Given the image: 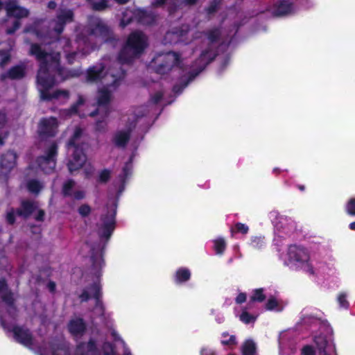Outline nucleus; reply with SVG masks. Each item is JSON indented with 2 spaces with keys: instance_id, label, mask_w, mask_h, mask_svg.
<instances>
[{
  "instance_id": "f257e3e1",
  "label": "nucleus",
  "mask_w": 355,
  "mask_h": 355,
  "mask_svg": "<svg viewBox=\"0 0 355 355\" xmlns=\"http://www.w3.org/2000/svg\"><path fill=\"white\" fill-rule=\"evenodd\" d=\"M30 53L36 57L40 62V69L37 73V87L40 93L41 98L46 101L64 103L69 98V92L64 89H58L53 92L50 88L56 83L53 77L55 73L60 76V80H62V69L59 66L60 54L57 53L51 55L42 50L37 44H33Z\"/></svg>"
},
{
  "instance_id": "f03ea898",
  "label": "nucleus",
  "mask_w": 355,
  "mask_h": 355,
  "mask_svg": "<svg viewBox=\"0 0 355 355\" xmlns=\"http://www.w3.org/2000/svg\"><path fill=\"white\" fill-rule=\"evenodd\" d=\"M124 76V71L119 67V63L107 69L106 64L101 62L88 69V82L101 81L104 84V86L99 88L97 94V102L99 105H104L110 102L113 92L119 87Z\"/></svg>"
},
{
  "instance_id": "7ed1b4c3",
  "label": "nucleus",
  "mask_w": 355,
  "mask_h": 355,
  "mask_svg": "<svg viewBox=\"0 0 355 355\" xmlns=\"http://www.w3.org/2000/svg\"><path fill=\"white\" fill-rule=\"evenodd\" d=\"M89 38L85 40L78 37V40L72 45L69 40L67 38L61 39L58 41L60 46L63 48L66 58L69 63H72L76 57L79 54V51L83 46H87V43L90 42L93 37H97L101 40H105L109 33V28L99 18L92 17L89 22Z\"/></svg>"
},
{
  "instance_id": "20e7f679",
  "label": "nucleus",
  "mask_w": 355,
  "mask_h": 355,
  "mask_svg": "<svg viewBox=\"0 0 355 355\" xmlns=\"http://www.w3.org/2000/svg\"><path fill=\"white\" fill-rule=\"evenodd\" d=\"M82 136V130L77 128L67 144L68 153L71 154L67 166L71 173L83 168L85 175H90L94 172V167L87 162V157L84 153L87 144L83 142Z\"/></svg>"
},
{
  "instance_id": "39448f33",
  "label": "nucleus",
  "mask_w": 355,
  "mask_h": 355,
  "mask_svg": "<svg viewBox=\"0 0 355 355\" xmlns=\"http://www.w3.org/2000/svg\"><path fill=\"white\" fill-rule=\"evenodd\" d=\"M148 44V38L142 32L131 33L119 53V60L121 62H130L144 52Z\"/></svg>"
},
{
  "instance_id": "423d86ee",
  "label": "nucleus",
  "mask_w": 355,
  "mask_h": 355,
  "mask_svg": "<svg viewBox=\"0 0 355 355\" xmlns=\"http://www.w3.org/2000/svg\"><path fill=\"white\" fill-rule=\"evenodd\" d=\"M6 10L8 19H6V33H13L20 26L19 19L28 16V11L19 6L15 1H9L6 3Z\"/></svg>"
},
{
  "instance_id": "0eeeda50",
  "label": "nucleus",
  "mask_w": 355,
  "mask_h": 355,
  "mask_svg": "<svg viewBox=\"0 0 355 355\" xmlns=\"http://www.w3.org/2000/svg\"><path fill=\"white\" fill-rule=\"evenodd\" d=\"M288 265L303 269L311 274L313 272V268L309 263V255L304 248L292 245L288 248Z\"/></svg>"
},
{
  "instance_id": "6e6552de",
  "label": "nucleus",
  "mask_w": 355,
  "mask_h": 355,
  "mask_svg": "<svg viewBox=\"0 0 355 355\" xmlns=\"http://www.w3.org/2000/svg\"><path fill=\"white\" fill-rule=\"evenodd\" d=\"M182 61L180 56L175 52H168L157 55L151 62V67L157 73H164L169 71L175 66L180 65Z\"/></svg>"
},
{
  "instance_id": "1a4fd4ad",
  "label": "nucleus",
  "mask_w": 355,
  "mask_h": 355,
  "mask_svg": "<svg viewBox=\"0 0 355 355\" xmlns=\"http://www.w3.org/2000/svg\"><path fill=\"white\" fill-rule=\"evenodd\" d=\"M56 155L57 146L55 143H51L45 154L37 159L38 166L46 173L52 172L55 167Z\"/></svg>"
},
{
  "instance_id": "9d476101",
  "label": "nucleus",
  "mask_w": 355,
  "mask_h": 355,
  "mask_svg": "<svg viewBox=\"0 0 355 355\" xmlns=\"http://www.w3.org/2000/svg\"><path fill=\"white\" fill-rule=\"evenodd\" d=\"M17 154L13 151H8L0 158V179L6 180L10 171L16 165Z\"/></svg>"
},
{
  "instance_id": "9b49d317",
  "label": "nucleus",
  "mask_w": 355,
  "mask_h": 355,
  "mask_svg": "<svg viewBox=\"0 0 355 355\" xmlns=\"http://www.w3.org/2000/svg\"><path fill=\"white\" fill-rule=\"evenodd\" d=\"M100 294V286L98 283H94L89 288L85 289L83 293L79 295V298L82 302L87 301L91 297H94L96 300V307L95 311L96 314L103 315L104 312V308L102 302L98 298Z\"/></svg>"
},
{
  "instance_id": "f8f14e48",
  "label": "nucleus",
  "mask_w": 355,
  "mask_h": 355,
  "mask_svg": "<svg viewBox=\"0 0 355 355\" xmlns=\"http://www.w3.org/2000/svg\"><path fill=\"white\" fill-rule=\"evenodd\" d=\"M73 13L71 10H60L56 19L51 21V27L53 28L55 35H60L67 23L73 21Z\"/></svg>"
},
{
  "instance_id": "ddd939ff",
  "label": "nucleus",
  "mask_w": 355,
  "mask_h": 355,
  "mask_svg": "<svg viewBox=\"0 0 355 355\" xmlns=\"http://www.w3.org/2000/svg\"><path fill=\"white\" fill-rule=\"evenodd\" d=\"M115 223V211L112 210L108 212L106 216L101 218L99 227L98 234L101 237L108 239L114 228Z\"/></svg>"
},
{
  "instance_id": "4468645a",
  "label": "nucleus",
  "mask_w": 355,
  "mask_h": 355,
  "mask_svg": "<svg viewBox=\"0 0 355 355\" xmlns=\"http://www.w3.org/2000/svg\"><path fill=\"white\" fill-rule=\"evenodd\" d=\"M2 324L4 328H6L13 332L14 338L19 343L26 347H31L33 345V338L28 329L20 327H13L10 328L6 326L4 322H3Z\"/></svg>"
},
{
  "instance_id": "2eb2a0df",
  "label": "nucleus",
  "mask_w": 355,
  "mask_h": 355,
  "mask_svg": "<svg viewBox=\"0 0 355 355\" xmlns=\"http://www.w3.org/2000/svg\"><path fill=\"white\" fill-rule=\"evenodd\" d=\"M58 122L54 117L42 119L39 124L38 132L42 136H53L56 133Z\"/></svg>"
},
{
  "instance_id": "dca6fc26",
  "label": "nucleus",
  "mask_w": 355,
  "mask_h": 355,
  "mask_svg": "<svg viewBox=\"0 0 355 355\" xmlns=\"http://www.w3.org/2000/svg\"><path fill=\"white\" fill-rule=\"evenodd\" d=\"M19 215H23L25 217L34 214L37 220L42 221L44 217V211L38 209L37 204L31 202H24L21 209L17 211Z\"/></svg>"
},
{
  "instance_id": "f3484780",
  "label": "nucleus",
  "mask_w": 355,
  "mask_h": 355,
  "mask_svg": "<svg viewBox=\"0 0 355 355\" xmlns=\"http://www.w3.org/2000/svg\"><path fill=\"white\" fill-rule=\"evenodd\" d=\"M145 15H146V13L141 10L133 11L132 10H126L123 13V17L121 20V26L122 27H125L130 23V21L132 20L133 17H135L137 15L144 16ZM146 18H147V17H140L139 20L144 24H148V23H149V21Z\"/></svg>"
},
{
  "instance_id": "a211bd4d",
  "label": "nucleus",
  "mask_w": 355,
  "mask_h": 355,
  "mask_svg": "<svg viewBox=\"0 0 355 355\" xmlns=\"http://www.w3.org/2000/svg\"><path fill=\"white\" fill-rule=\"evenodd\" d=\"M189 29L187 26L185 28L182 29L180 31L175 32H168L165 36V42L168 43H176L178 42H186L184 38L186 34L189 33Z\"/></svg>"
},
{
  "instance_id": "6ab92c4d",
  "label": "nucleus",
  "mask_w": 355,
  "mask_h": 355,
  "mask_svg": "<svg viewBox=\"0 0 355 355\" xmlns=\"http://www.w3.org/2000/svg\"><path fill=\"white\" fill-rule=\"evenodd\" d=\"M130 130H120L115 133L113 141L118 147H124L129 140Z\"/></svg>"
},
{
  "instance_id": "aec40b11",
  "label": "nucleus",
  "mask_w": 355,
  "mask_h": 355,
  "mask_svg": "<svg viewBox=\"0 0 355 355\" xmlns=\"http://www.w3.org/2000/svg\"><path fill=\"white\" fill-rule=\"evenodd\" d=\"M8 133L7 116L4 112H0V146L4 144Z\"/></svg>"
},
{
  "instance_id": "412c9836",
  "label": "nucleus",
  "mask_w": 355,
  "mask_h": 355,
  "mask_svg": "<svg viewBox=\"0 0 355 355\" xmlns=\"http://www.w3.org/2000/svg\"><path fill=\"white\" fill-rule=\"evenodd\" d=\"M315 344L316 345L318 352L327 350L328 346H334L331 343V337L327 338L326 336L320 334L315 336L314 338Z\"/></svg>"
},
{
  "instance_id": "4be33fe9",
  "label": "nucleus",
  "mask_w": 355,
  "mask_h": 355,
  "mask_svg": "<svg viewBox=\"0 0 355 355\" xmlns=\"http://www.w3.org/2000/svg\"><path fill=\"white\" fill-rule=\"evenodd\" d=\"M76 355H98L92 341L86 344H81L77 348Z\"/></svg>"
},
{
  "instance_id": "5701e85b",
  "label": "nucleus",
  "mask_w": 355,
  "mask_h": 355,
  "mask_svg": "<svg viewBox=\"0 0 355 355\" xmlns=\"http://www.w3.org/2000/svg\"><path fill=\"white\" fill-rule=\"evenodd\" d=\"M24 68L22 66H16L10 69L7 73L1 75V79L3 80L7 78L18 79L24 77Z\"/></svg>"
},
{
  "instance_id": "b1692460",
  "label": "nucleus",
  "mask_w": 355,
  "mask_h": 355,
  "mask_svg": "<svg viewBox=\"0 0 355 355\" xmlns=\"http://www.w3.org/2000/svg\"><path fill=\"white\" fill-rule=\"evenodd\" d=\"M215 53L211 49H208L202 52L198 62L199 64V73L201 71L205 66L209 64L214 58Z\"/></svg>"
},
{
  "instance_id": "393cba45",
  "label": "nucleus",
  "mask_w": 355,
  "mask_h": 355,
  "mask_svg": "<svg viewBox=\"0 0 355 355\" xmlns=\"http://www.w3.org/2000/svg\"><path fill=\"white\" fill-rule=\"evenodd\" d=\"M69 329L75 336L80 334L85 330V324L83 320L77 318L71 320L69 324Z\"/></svg>"
},
{
  "instance_id": "a878e982",
  "label": "nucleus",
  "mask_w": 355,
  "mask_h": 355,
  "mask_svg": "<svg viewBox=\"0 0 355 355\" xmlns=\"http://www.w3.org/2000/svg\"><path fill=\"white\" fill-rule=\"evenodd\" d=\"M293 10V5L288 1L284 0L277 5L275 12L277 15H284L291 13Z\"/></svg>"
},
{
  "instance_id": "bb28decb",
  "label": "nucleus",
  "mask_w": 355,
  "mask_h": 355,
  "mask_svg": "<svg viewBox=\"0 0 355 355\" xmlns=\"http://www.w3.org/2000/svg\"><path fill=\"white\" fill-rule=\"evenodd\" d=\"M0 296L8 304H11L14 300L13 295L7 290L4 279L0 280Z\"/></svg>"
},
{
  "instance_id": "cd10ccee",
  "label": "nucleus",
  "mask_w": 355,
  "mask_h": 355,
  "mask_svg": "<svg viewBox=\"0 0 355 355\" xmlns=\"http://www.w3.org/2000/svg\"><path fill=\"white\" fill-rule=\"evenodd\" d=\"M284 307L283 303L275 297H270L266 304V309L268 311H281Z\"/></svg>"
},
{
  "instance_id": "c85d7f7f",
  "label": "nucleus",
  "mask_w": 355,
  "mask_h": 355,
  "mask_svg": "<svg viewBox=\"0 0 355 355\" xmlns=\"http://www.w3.org/2000/svg\"><path fill=\"white\" fill-rule=\"evenodd\" d=\"M243 355H257L256 354V345L251 340H246L242 345Z\"/></svg>"
},
{
  "instance_id": "c756f323",
  "label": "nucleus",
  "mask_w": 355,
  "mask_h": 355,
  "mask_svg": "<svg viewBox=\"0 0 355 355\" xmlns=\"http://www.w3.org/2000/svg\"><path fill=\"white\" fill-rule=\"evenodd\" d=\"M190 271L187 268H180L176 272L175 281L178 283L186 282L189 279Z\"/></svg>"
},
{
  "instance_id": "7c9ffc66",
  "label": "nucleus",
  "mask_w": 355,
  "mask_h": 355,
  "mask_svg": "<svg viewBox=\"0 0 355 355\" xmlns=\"http://www.w3.org/2000/svg\"><path fill=\"white\" fill-rule=\"evenodd\" d=\"M221 343L223 345L232 346L236 344V337L233 335L230 336L228 333L224 332L221 336Z\"/></svg>"
},
{
  "instance_id": "2f4dec72",
  "label": "nucleus",
  "mask_w": 355,
  "mask_h": 355,
  "mask_svg": "<svg viewBox=\"0 0 355 355\" xmlns=\"http://www.w3.org/2000/svg\"><path fill=\"white\" fill-rule=\"evenodd\" d=\"M27 188L30 192L37 193L42 188V185L37 180H32L27 183Z\"/></svg>"
},
{
  "instance_id": "473e14b6",
  "label": "nucleus",
  "mask_w": 355,
  "mask_h": 355,
  "mask_svg": "<svg viewBox=\"0 0 355 355\" xmlns=\"http://www.w3.org/2000/svg\"><path fill=\"white\" fill-rule=\"evenodd\" d=\"M214 249L217 254H222L226 247V243L225 241L222 239L219 238L216 239L214 241Z\"/></svg>"
},
{
  "instance_id": "72a5a7b5",
  "label": "nucleus",
  "mask_w": 355,
  "mask_h": 355,
  "mask_svg": "<svg viewBox=\"0 0 355 355\" xmlns=\"http://www.w3.org/2000/svg\"><path fill=\"white\" fill-rule=\"evenodd\" d=\"M93 9L96 10H104L107 6V0H89Z\"/></svg>"
},
{
  "instance_id": "f704fd0d",
  "label": "nucleus",
  "mask_w": 355,
  "mask_h": 355,
  "mask_svg": "<svg viewBox=\"0 0 355 355\" xmlns=\"http://www.w3.org/2000/svg\"><path fill=\"white\" fill-rule=\"evenodd\" d=\"M75 185V182L73 180H69L63 186V193L64 196H72V189Z\"/></svg>"
},
{
  "instance_id": "c9c22d12",
  "label": "nucleus",
  "mask_w": 355,
  "mask_h": 355,
  "mask_svg": "<svg viewBox=\"0 0 355 355\" xmlns=\"http://www.w3.org/2000/svg\"><path fill=\"white\" fill-rule=\"evenodd\" d=\"M265 299V295L263 294L261 288L256 289L250 297L251 302H262Z\"/></svg>"
},
{
  "instance_id": "e433bc0d",
  "label": "nucleus",
  "mask_w": 355,
  "mask_h": 355,
  "mask_svg": "<svg viewBox=\"0 0 355 355\" xmlns=\"http://www.w3.org/2000/svg\"><path fill=\"white\" fill-rule=\"evenodd\" d=\"M78 211L82 217H87L91 214L92 208L89 205L84 204L79 207Z\"/></svg>"
},
{
  "instance_id": "4c0bfd02",
  "label": "nucleus",
  "mask_w": 355,
  "mask_h": 355,
  "mask_svg": "<svg viewBox=\"0 0 355 355\" xmlns=\"http://www.w3.org/2000/svg\"><path fill=\"white\" fill-rule=\"evenodd\" d=\"M240 320L243 322L248 324L250 322H254L256 318L254 317L253 315H250L245 310H243L240 315Z\"/></svg>"
},
{
  "instance_id": "58836bf2",
  "label": "nucleus",
  "mask_w": 355,
  "mask_h": 355,
  "mask_svg": "<svg viewBox=\"0 0 355 355\" xmlns=\"http://www.w3.org/2000/svg\"><path fill=\"white\" fill-rule=\"evenodd\" d=\"M235 229H236V232H240V233H242L244 234H247L249 230V228L246 225H245L243 223H238L235 225ZM231 232H232V234H233L234 232H235V230L232 229Z\"/></svg>"
},
{
  "instance_id": "ea45409f",
  "label": "nucleus",
  "mask_w": 355,
  "mask_h": 355,
  "mask_svg": "<svg viewBox=\"0 0 355 355\" xmlns=\"http://www.w3.org/2000/svg\"><path fill=\"white\" fill-rule=\"evenodd\" d=\"M10 53L8 51H0V66L3 67L10 60Z\"/></svg>"
},
{
  "instance_id": "a19ab883",
  "label": "nucleus",
  "mask_w": 355,
  "mask_h": 355,
  "mask_svg": "<svg viewBox=\"0 0 355 355\" xmlns=\"http://www.w3.org/2000/svg\"><path fill=\"white\" fill-rule=\"evenodd\" d=\"M84 103V99L82 96L78 97V100L76 105H73L71 108L69 110H64V113L67 114L68 115H71L73 113H76L77 112V108L78 106L82 105Z\"/></svg>"
},
{
  "instance_id": "79ce46f5",
  "label": "nucleus",
  "mask_w": 355,
  "mask_h": 355,
  "mask_svg": "<svg viewBox=\"0 0 355 355\" xmlns=\"http://www.w3.org/2000/svg\"><path fill=\"white\" fill-rule=\"evenodd\" d=\"M346 210L349 214L355 216V198L349 200L346 205Z\"/></svg>"
},
{
  "instance_id": "37998d69",
  "label": "nucleus",
  "mask_w": 355,
  "mask_h": 355,
  "mask_svg": "<svg viewBox=\"0 0 355 355\" xmlns=\"http://www.w3.org/2000/svg\"><path fill=\"white\" fill-rule=\"evenodd\" d=\"M110 178V171L109 170L105 169L100 172L99 173V182L102 183H105L109 180Z\"/></svg>"
},
{
  "instance_id": "c03bdc74",
  "label": "nucleus",
  "mask_w": 355,
  "mask_h": 355,
  "mask_svg": "<svg viewBox=\"0 0 355 355\" xmlns=\"http://www.w3.org/2000/svg\"><path fill=\"white\" fill-rule=\"evenodd\" d=\"M347 295L344 293L339 294L338 301L340 307L347 308L348 306V302L346 300Z\"/></svg>"
},
{
  "instance_id": "a18cd8bd",
  "label": "nucleus",
  "mask_w": 355,
  "mask_h": 355,
  "mask_svg": "<svg viewBox=\"0 0 355 355\" xmlns=\"http://www.w3.org/2000/svg\"><path fill=\"white\" fill-rule=\"evenodd\" d=\"M318 355H336L335 346H328L327 350L318 352Z\"/></svg>"
},
{
  "instance_id": "49530a36",
  "label": "nucleus",
  "mask_w": 355,
  "mask_h": 355,
  "mask_svg": "<svg viewBox=\"0 0 355 355\" xmlns=\"http://www.w3.org/2000/svg\"><path fill=\"white\" fill-rule=\"evenodd\" d=\"M67 351L66 348L64 347H59V348H58V347L56 348L53 347L52 348V354L53 355H67Z\"/></svg>"
},
{
  "instance_id": "de8ad7c7",
  "label": "nucleus",
  "mask_w": 355,
  "mask_h": 355,
  "mask_svg": "<svg viewBox=\"0 0 355 355\" xmlns=\"http://www.w3.org/2000/svg\"><path fill=\"white\" fill-rule=\"evenodd\" d=\"M219 35V31L218 29H215L211 31L207 35V39L209 42H213L215 41Z\"/></svg>"
},
{
  "instance_id": "09e8293b",
  "label": "nucleus",
  "mask_w": 355,
  "mask_h": 355,
  "mask_svg": "<svg viewBox=\"0 0 355 355\" xmlns=\"http://www.w3.org/2000/svg\"><path fill=\"white\" fill-rule=\"evenodd\" d=\"M103 263V260L102 258V254L101 252L98 254L96 260L94 261V266L95 268H101Z\"/></svg>"
},
{
  "instance_id": "8fccbe9b",
  "label": "nucleus",
  "mask_w": 355,
  "mask_h": 355,
  "mask_svg": "<svg viewBox=\"0 0 355 355\" xmlns=\"http://www.w3.org/2000/svg\"><path fill=\"white\" fill-rule=\"evenodd\" d=\"M303 355H315L314 350L311 346H305L302 351Z\"/></svg>"
},
{
  "instance_id": "3c124183",
  "label": "nucleus",
  "mask_w": 355,
  "mask_h": 355,
  "mask_svg": "<svg viewBox=\"0 0 355 355\" xmlns=\"http://www.w3.org/2000/svg\"><path fill=\"white\" fill-rule=\"evenodd\" d=\"M104 355H112L113 348L110 343H105L103 347Z\"/></svg>"
},
{
  "instance_id": "603ef678",
  "label": "nucleus",
  "mask_w": 355,
  "mask_h": 355,
  "mask_svg": "<svg viewBox=\"0 0 355 355\" xmlns=\"http://www.w3.org/2000/svg\"><path fill=\"white\" fill-rule=\"evenodd\" d=\"M263 243L261 237H256L252 241V245L254 248H260Z\"/></svg>"
},
{
  "instance_id": "864d4df0",
  "label": "nucleus",
  "mask_w": 355,
  "mask_h": 355,
  "mask_svg": "<svg viewBox=\"0 0 355 355\" xmlns=\"http://www.w3.org/2000/svg\"><path fill=\"white\" fill-rule=\"evenodd\" d=\"M6 219L10 224H12L15 222V211L13 210L8 212Z\"/></svg>"
},
{
  "instance_id": "5fc2aeb1",
  "label": "nucleus",
  "mask_w": 355,
  "mask_h": 355,
  "mask_svg": "<svg viewBox=\"0 0 355 355\" xmlns=\"http://www.w3.org/2000/svg\"><path fill=\"white\" fill-rule=\"evenodd\" d=\"M71 196L76 199H82L85 196V193L83 191H76L73 192Z\"/></svg>"
},
{
  "instance_id": "6e6d98bb",
  "label": "nucleus",
  "mask_w": 355,
  "mask_h": 355,
  "mask_svg": "<svg viewBox=\"0 0 355 355\" xmlns=\"http://www.w3.org/2000/svg\"><path fill=\"white\" fill-rule=\"evenodd\" d=\"M105 117H103L102 120H99L96 122V128L98 130H103L105 128Z\"/></svg>"
},
{
  "instance_id": "4d7b16f0",
  "label": "nucleus",
  "mask_w": 355,
  "mask_h": 355,
  "mask_svg": "<svg viewBox=\"0 0 355 355\" xmlns=\"http://www.w3.org/2000/svg\"><path fill=\"white\" fill-rule=\"evenodd\" d=\"M246 300V295L245 293H240L237 297L236 298V302L238 304H241L244 302Z\"/></svg>"
},
{
  "instance_id": "13d9d810",
  "label": "nucleus",
  "mask_w": 355,
  "mask_h": 355,
  "mask_svg": "<svg viewBox=\"0 0 355 355\" xmlns=\"http://www.w3.org/2000/svg\"><path fill=\"white\" fill-rule=\"evenodd\" d=\"M201 355H215L213 350L207 347H203L201 349Z\"/></svg>"
},
{
  "instance_id": "bf43d9fd",
  "label": "nucleus",
  "mask_w": 355,
  "mask_h": 355,
  "mask_svg": "<svg viewBox=\"0 0 355 355\" xmlns=\"http://www.w3.org/2000/svg\"><path fill=\"white\" fill-rule=\"evenodd\" d=\"M59 35H55L54 33V30L51 27V23L49 24V31L46 33V35H44V37H46V36H49L50 37H56Z\"/></svg>"
},
{
  "instance_id": "052dcab7",
  "label": "nucleus",
  "mask_w": 355,
  "mask_h": 355,
  "mask_svg": "<svg viewBox=\"0 0 355 355\" xmlns=\"http://www.w3.org/2000/svg\"><path fill=\"white\" fill-rule=\"evenodd\" d=\"M162 97V94L161 92H157L153 97V101L154 103H157L161 100Z\"/></svg>"
},
{
  "instance_id": "680f3d73",
  "label": "nucleus",
  "mask_w": 355,
  "mask_h": 355,
  "mask_svg": "<svg viewBox=\"0 0 355 355\" xmlns=\"http://www.w3.org/2000/svg\"><path fill=\"white\" fill-rule=\"evenodd\" d=\"M47 286H48L49 291L53 292V291H55V284L54 282H49Z\"/></svg>"
},
{
  "instance_id": "e2e57ef3",
  "label": "nucleus",
  "mask_w": 355,
  "mask_h": 355,
  "mask_svg": "<svg viewBox=\"0 0 355 355\" xmlns=\"http://www.w3.org/2000/svg\"><path fill=\"white\" fill-rule=\"evenodd\" d=\"M182 3L185 5H193L196 3L197 0H182Z\"/></svg>"
},
{
  "instance_id": "0e129e2a",
  "label": "nucleus",
  "mask_w": 355,
  "mask_h": 355,
  "mask_svg": "<svg viewBox=\"0 0 355 355\" xmlns=\"http://www.w3.org/2000/svg\"><path fill=\"white\" fill-rule=\"evenodd\" d=\"M166 0H156L155 2H153V5L154 6H162Z\"/></svg>"
},
{
  "instance_id": "69168bd1",
  "label": "nucleus",
  "mask_w": 355,
  "mask_h": 355,
  "mask_svg": "<svg viewBox=\"0 0 355 355\" xmlns=\"http://www.w3.org/2000/svg\"><path fill=\"white\" fill-rule=\"evenodd\" d=\"M56 7V3L54 1H50L48 3V8L50 9H55Z\"/></svg>"
},
{
  "instance_id": "338daca9",
  "label": "nucleus",
  "mask_w": 355,
  "mask_h": 355,
  "mask_svg": "<svg viewBox=\"0 0 355 355\" xmlns=\"http://www.w3.org/2000/svg\"><path fill=\"white\" fill-rule=\"evenodd\" d=\"M349 228L352 230H355V222L349 224Z\"/></svg>"
},
{
  "instance_id": "774afa93",
  "label": "nucleus",
  "mask_w": 355,
  "mask_h": 355,
  "mask_svg": "<svg viewBox=\"0 0 355 355\" xmlns=\"http://www.w3.org/2000/svg\"><path fill=\"white\" fill-rule=\"evenodd\" d=\"M124 355H131L130 350L127 348L124 349Z\"/></svg>"
}]
</instances>
